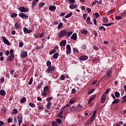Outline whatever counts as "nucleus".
<instances>
[{
  "instance_id": "64",
  "label": "nucleus",
  "mask_w": 126,
  "mask_h": 126,
  "mask_svg": "<svg viewBox=\"0 0 126 126\" xmlns=\"http://www.w3.org/2000/svg\"><path fill=\"white\" fill-rule=\"evenodd\" d=\"M73 51L74 52V53H78V49H77V48H74Z\"/></svg>"
},
{
  "instance_id": "3",
  "label": "nucleus",
  "mask_w": 126,
  "mask_h": 126,
  "mask_svg": "<svg viewBox=\"0 0 126 126\" xmlns=\"http://www.w3.org/2000/svg\"><path fill=\"white\" fill-rule=\"evenodd\" d=\"M55 69V66H50L47 68V69L46 70V72H47L48 74H50V73H52L53 72V70Z\"/></svg>"
},
{
  "instance_id": "63",
  "label": "nucleus",
  "mask_w": 126,
  "mask_h": 126,
  "mask_svg": "<svg viewBox=\"0 0 126 126\" xmlns=\"http://www.w3.org/2000/svg\"><path fill=\"white\" fill-rule=\"evenodd\" d=\"M93 48H94V50H95V51H98L99 50V47H98L96 46H94Z\"/></svg>"
},
{
  "instance_id": "51",
  "label": "nucleus",
  "mask_w": 126,
  "mask_h": 126,
  "mask_svg": "<svg viewBox=\"0 0 126 126\" xmlns=\"http://www.w3.org/2000/svg\"><path fill=\"white\" fill-rule=\"evenodd\" d=\"M61 80H64L65 79V76L63 75H62L60 77Z\"/></svg>"
},
{
  "instance_id": "55",
  "label": "nucleus",
  "mask_w": 126,
  "mask_h": 126,
  "mask_svg": "<svg viewBox=\"0 0 126 126\" xmlns=\"http://www.w3.org/2000/svg\"><path fill=\"white\" fill-rule=\"evenodd\" d=\"M95 91V89H91L89 92H88V94H92V93H93V92Z\"/></svg>"
},
{
  "instance_id": "40",
  "label": "nucleus",
  "mask_w": 126,
  "mask_h": 126,
  "mask_svg": "<svg viewBox=\"0 0 126 126\" xmlns=\"http://www.w3.org/2000/svg\"><path fill=\"white\" fill-rule=\"evenodd\" d=\"M76 109H75V107H74V106H72L71 108H70V111L71 112H72V113L74 112L75 111H76Z\"/></svg>"
},
{
  "instance_id": "38",
  "label": "nucleus",
  "mask_w": 126,
  "mask_h": 126,
  "mask_svg": "<svg viewBox=\"0 0 126 126\" xmlns=\"http://www.w3.org/2000/svg\"><path fill=\"white\" fill-rule=\"evenodd\" d=\"M72 15V12H70L69 14H67L65 16V18H69V17H70Z\"/></svg>"
},
{
  "instance_id": "49",
  "label": "nucleus",
  "mask_w": 126,
  "mask_h": 126,
  "mask_svg": "<svg viewBox=\"0 0 126 126\" xmlns=\"http://www.w3.org/2000/svg\"><path fill=\"white\" fill-rule=\"evenodd\" d=\"M52 126H58V123L56 122H52Z\"/></svg>"
},
{
  "instance_id": "26",
  "label": "nucleus",
  "mask_w": 126,
  "mask_h": 126,
  "mask_svg": "<svg viewBox=\"0 0 126 126\" xmlns=\"http://www.w3.org/2000/svg\"><path fill=\"white\" fill-rule=\"evenodd\" d=\"M81 32L82 33V34H85V35H86V34H87V30H86V29H83L81 31Z\"/></svg>"
},
{
  "instance_id": "37",
  "label": "nucleus",
  "mask_w": 126,
  "mask_h": 126,
  "mask_svg": "<svg viewBox=\"0 0 126 126\" xmlns=\"http://www.w3.org/2000/svg\"><path fill=\"white\" fill-rule=\"evenodd\" d=\"M56 122L59 124V125H61V124L63 123V120L61 119H56Z\"/></svg>"
},
{
  "instance_id": "25",
  "label": "nucleus",
  "mask_w": 126,
  "mask_h": 126,
  "mask_svg": "<svg viewBox=\"0 0 126 126\" xmlns=\"http://www.w3.org/2000/svg\"><path fill=\"white\" fill-rule=\"evenodd\" d=\"M43 84H44V81H41V82L39 83V84L37 86L38 90H39V89H40L41 87L43 86Z\"/></svg>"
},
{
  "instance_id": "34",
  "label": "nucleus",
  "mask_w": 126,
  "mask_h": 126,
  "mask_svg": "<svg viewBox=\"0 0 126 126\" xmlns=\"http://www.w3.org/2000/svg\"><path fill=\"white\" fill-rule=\"evenodd\" d=\"M63 23H60L58 26V29H62V27H63Z\"/></svg>"
},
{
  "instance_id": "33",
  "label": "nucleus",
  "mask_w": 126,
  "mask_h": 126,
  "mask_svg": "<svg viewBox=\"0 0 126 126\" xmlns=\"http://www.w3.org/2000/svg\"><path fill=\"white\" fill-rule=\"evenodd\" d=\"M47 109H50V108H51V107H52V102H48L47 105Z\"/></svg>"
},
{
  "instance_id": "41",
  "label": "nucleus",
  "mask_w": 126,
  "mask_h": 126,
  "mask_svg": "<svg viewBox=\"0 0 126 126\" xmlns=\"http://www.w3.org/2000/svg\"><path fill=\"white\" fill-rule=\"evenodd\" d=\"M83 108V106L78 105V106H77V109L79 110V111H81L82 110V108Z\"/></svg>"
},
{
  "instance_id": "27",
  "label": "nucleus",
  "mask_w": 126,
  "mask_h": 126,
  "mask_svg": "<svg viewBox=\"0 0 126 126\" xmlns=\"http://www.w3.org/2000/svg\"><path fill=\"white\" fill-rule=\"evenodd\" d=\"M43 91H44V92H47V93H49V86H46L44 88Z\"/></svg>"
},
{
  "instance_id": "13",
  "label": "nucleus",
  "mask_w": 126,
  "mask_h": 126,
  "mask_svg": "<svg viewBox=\"0 0 126 126\" xmlns=\"http://www.w3.org/2000/svg\"><path fill=\"white\" fill-rule=\"evenodd\" d=\"M18 122L19 123L18 126H21V124L22 123V116H18Z\"/></svg>"
},
{
  "instance_id": "36",
  "label": "nucleus",
  "mask_w": 126,
  "mask_h": 126,
  "mask_svg": "<svg viewBox=\"0 0 126 126\" xmlns=\"http://www.w3.org/2000/svg\"><path fill=\"white\" fill-rule=\"evenodd\" d=\"M68 107H70V103H67L66 104L65 108V111H68Z\"/></svg>"
},
{
  "instance_id": "22",
  "label": "nucleus",
  "mask_w": 126,
  "mask_h": 126,
  "mask_svg": "<svg viewBox=\"0 0 126 126\" xmlns=\"http://www.w3.org/2000/svg\"><path fill=\"white\" fill-rule=\"evenodd\" d=\"M39 1V0H34L32 5V7L33 9H34V6H35L36 3H37V2Z\"/></svg>"
},
{
  "instance_id": "10",
  "label": "nucleus",
  "mask_w": 126,
  "mask_h": 126,
  "mask_svg": "<svg viewBox=\"0 0 126 126\" xmlns=\"http://www.w3.org/2000/svg\"><path fill=\"white\" fill-rule=\"evenodd\" d=\"M27 52L26 51H23L21 52L20 56L21 58H23V59H24V58H26V57H27Z\"/></svg>"
},
{
  "instance_id": "19",
  "label": "nucleus",
  "mask_w": 126,
  "mask_h": 126,
  "mask_svg": "<svg viewBox=\"0 0 126 126\" xmlns=\"http://www.w3.org/2000/svg\"><path fill=\"white\" fill-rule=\"evenodd\" d=\"M72 32H66V34L65 36L66 38H69V37H70V36L72 35Z\"/></svg>"
},
{
  "instance_id": "60",
  "label": "nucleus",
  "mask_w": 126,
  "mask_h": 126,
  "mask_svg": "<svg viewBox=\"0 0 126 126\" xmlns=\"http://www.w3.org/2000/svg\"><path fill=\"white\" fill-rule=\"evenodd\" d=\"M114 11L111 10V11H109L108 12H107V15H110V14H112V13H113Z\"/></svg>"
},
{
  "instance_id": "9",
  "label": "nucleus",
  "mask_w": 126,
  "mask_h": 126,
  "mask_svg": "<svg viewBox=\"0 0 126 126\" xmlns=\"http://www.w3.org/2000/svg\"><path fill=\"white\" fill-rule=\"evenodd\" d=\"M19 16L21 17V18H23V19H25V18L28 19V16L26 15V14L24 13H20L19 14Z\"/></svg>"
},
{
  "instance_id": "6",
  "label": "nucleus",
  "mask_w": 126,
  "mask_h": 126,
  "mask_svg": "<svg viewBox=\"0 0 126 126\" xmlns=\"http://www.w3.org/2000/svg\"><path fill=\"white\" fill-rule=\"evenodd\" d=\"M2 39L3 40V42L4 44H5L6 45H7L8 46H9L10 45V42L6 39V37L5 36H2Z\"/></svg>"
},
{
  "instance_id": "18",
  "label": "nucleus",
  "mask_w": 126,
  "mask_h": 126,
  "mask_svg": "<svg viewBox=\"0 0 126 126\" xmlns=\"http://www.w3.org/2000/svg\"><path fill=\"white\" fill-rule=\"evenodd\" d=\"M60 45L61 47H63L66 45V40H62L60 43Z\"/></svg>"
},
{
  "instance_id": "52",
  "label": "nucleus",
  "mask_w": 126,
  "mask_h": 126,
  "mask_svg": "<svg viewBox=\"0 0 126 126\" xmlns=\"http://www.w3.org/2000/svg\"><path fill=\"white\" fill-rule=\"evenodd\" d=\"M52 99H53V97L50 96V97L47 98L46 101L47 102H50V101H51V100H52Z\"/></svg>"
},
{
  "instance_id": "30",
  "label": "nucleus",
  "mask_w": 126,
  "mask_h": 126,
  "mask_svg": "<svg viewBox=\"0 0 126 126\" xmlns=\"http://www.w3.org/2000/svg\"><path fill=\"white\" fill-rule=\"evenodd\" d=\"M103 21L104 23H108L109 19H108L107 17H104L103 18Z\"/></svg>"
},
{
  "instance_id": "54",
  "label": "nucleus",
  "mask_w": 126,
  "mask_h": 126,
  "mask_svg": "<svg viewBox=\"0 0 126 126\" xmlns=\"http://www.w3.org/2000/svg\"><path fill=\"white\" fill-rule=\"evenodd\" d=\"M99 29L100 30H103V31H106V29L105 28V27L103 26H101L100 27H99Z\"/></svg>"
},
{
  "instance_id": "42",
  "label": "nucleus",
  "mask_w": 126,
  "mask_h": 126,
  "mask_svg": "<svg viewBox=\"0 0 126 126\" xmlns=\"http://www.w3.org/2000/svg\"><path fill=\"white\" fill-rule=\"evenodd\" d=\"M45 4H46V3H45L44 2L40 3L39 4V6H38L39 8H41V7H42V6H44V5H45Z\"/></svg>"
},
{
  "instance_id": "14",
  "label": "nucleus",
  "mask_w": 126,
  "mask_h": 126,
  "mask_svg": "<svg viewBox=\"0 0 126 126\" xmlns=\"http://www.w3.org/2000/svg\"><path fill=\"white\" fill-rule=\"evenodd\" d=\"M76 102V97H72L69 101L70 104H74Z\"/></svg>"
},
{
  "instance_id": "1",
  "label": "nucleus",
  "mask_w": 126,
  "mask_h": 126,
  "mask_svg": "<svg viewBox=\"0 0 126 126\" xmlns=\"http://www.w3.org/2000/svg\"><path fill=\"white\" fill-rule=\"evenodd\" d=\"M64 115L67 113V111L65 110V108H64L61 111H60L59 114L57 115V117L58 118H60V119H63L64 120H65V117L66 116H63L62 115H63V113H64Z\"/></svg>"
},
{
  "instance_id": "53",
  "label": "nucleus",
  "mask_w": 126,
  "mask_h": 126,
  "mask_svg": "<svg viewBox=\"0 0 126 126\" xmlns=\"http://www.w3.org/2000/svg\"><path fill=\"white\" fill-rule=\"evenodd\" d=\"M110 90H111V89H107L105 93H103V94H109V92H110Z\"/></svg>"
},
{
  "instance_id": "44",
  "label": "nucleus",
  "mask_w": 126,
  "mask_h": 126,
  "mask_svg": "<svg viewBox=\"0 0 126 126\" xmlns=\"http://www.w3.org/2000/svg\"><path fill=\"white\" fill-rule=\"evenodd\" d=\"M58 57H59V54L58 53H56L53 55V58L55 59H58Z\"/></svg>"
},
{
  "instance_id": "61",
  "label": "nucleus",
  "mask_w": 126,
  "mask_h": 126,
  "mask_svg": "<svg viewBox=\"0 0 126 126\" xmlns=\"http://www.w3.org/2000/svg\"><path fill=\"white\" fill-rule=\"evenodd\" d=\"M69 1V3H74L75 2V0H68Z\"/></svg>"
},
{
  "instance_id": "11",
  "label": "nucleus",
  "mask_w": 126,
  "mask_h": 126,
  "mask_svg": "<svg viewBox=\"0 0 126 126\" xmlns=\"http://www.w3.org/2000/svg\"><path fill=\"white\" fill-rule=\"evenodd\" d=\"M79 59L80 61H87V60H88V56L86 55H83L79 58Z\"/></svg>"
},
{
  "instance_id": "4",
  "label": "nucleus",
  "mask_w": 126,
  "mask_h": 126,
  "mask_svg": "<svg viewBox=\"0 0 126 126\" xmlns=\"http://www.w3.org/2000/svg\"><path fill=\"white\" fill-rule=\"evenodd\" d=\"M112 77V69L106 71V79H110Z\"/></svg>"
},
{
  "instance_id": "7",
  "label": "nucleus",
  "mask_w": 126,
  "mask_h": 126,
  "mask_svg": "<svg viewBox=\"0 0 126 126\" xmlns=\"http://www.w3.org/2000/svg\"><path fill=\"white\" fill-rule=\"evenodd\" d=\"M65 34H66V31L65 30H63L61 31L59 33V37H63V36H65Z\"/></svg>"
},
{
  "instance_id": "16",
  "label": "nucleus",
  "mask_w": 126,
  "mask_h": 126,
  "mask_svg": "<svg viewBox=\"0 0 126 126\" xmlns=\"http://www.w3.org/2000/svg\"><path fill=\"white\" fill-rule=\"evenodd\" d=\"M58 49L59 47H55L53 50H52L51 51L49 52V55H53V54H54V53H56V52H57V50H58Z\"/></svg>"
},
{
  "instance_id": "2",
  "label": "nucleus",
  "mask_w": 126,
  "mask_h": 126,
  "mask_svg": "<svg viewBox=\"0 0 126 126\" xmlns=\"http://www.w3.org/2000/svg\"><path fill=\"white\" fill-rule=\"evenodd\" d=\"M18 9L20 12H28V11H29V9H28V7L23 6L18 7Z\"/></svg>"
},
{
  "instance_id": "58",
  "label": "nucleus",
  "mask_w": 126,
  "mask_h": 126,
  "mask_svg": "<svg viewBox=\"0 0 126 126\" xmlns=\"http://www.w3.org/2000/svg\"><path fill=\"white\" fill-rule=\"evenodd\" d=\"M7 122L9 124L10 123H12V118H9L7 119Z\"/></svg>"
},
{
  "instance_id": "17",
  "label": "nucleus",
  "mask_w": 126,
  "mask_h": 126,
  "mask_svg": "<svg viewBox=\"0 0 126 126\" xmlns=\"http://www.w3.org/2000/svg\"><path fill=\"white\" fill-rule=\"evenodd\" d=\"M95 98H96V95H94L91 97L88 101V104H91V102H92V101H93Z\"/></svg>"
},
{
  "instance_id": "8",
  "label": "nucleus",
  "mask_w": 126,
  "mask_h": 126,
  "mask_svg": "<svg viewBox=\"0 0 126 126\" xmlns=\"http://www.w3.org/2000/svg\"><path fill=\"white\" fill-rule=\"evenodd\" d=\"M23 31L25 34H30V33H32V32H33L32 30H29L27 28H24L23 29Z\"/></svg>"
},
{
  "instance_id": "12",
  "label": "nucleus",
  "mask_w": 126,
  "mask_h": 126,
  "mask_svg": "<svg viewBox=\"0 0 126 126\" xmlns=\"http://www.w3.org/2000/svg\"><path fill=\"white\" fill-rule=\"evenodd\" d=\"M105 101H106V95H105V94H103L101 97V104H104Z\"/></svg>"
},
{
  "instance_id": "62",
  "label": "nucleus",
  "mask_w": 126,
  "mask_h": 126,
  "mask_svg": "<svg viewBox=\"0 0 126 126\" xmlns=\"http://www.w3.org/2000/svg\"><path fill=\"white\" fill-rule=\"evenodd\" d=\"M19 48H21V47H23V42H20L19 44Z\"/></svg>"
},
{
  "instance_id": "24",
  "label": "nucleus",
  "mask_w": 126,
  "mask_h": 126,
  "mask_svg": "<svg viewBox=\"0 0 126 126\" xmlns=\"http://www.w3.org/2000/svg\"><path fill=\"white\" fill-rule=\"evenodd\" d=\"M49 9L50 10V11H55V10L56 9V8L55 6H50L49 8Z\"/></svg>"
},
{
  "instance_id": "15",
  "label": "nucleus",
  "mask_w": 126,
  "mask_h": 126,
  "mask_svg": "<svg viewBox=\"0 0 126 126\" xmlns=\"http://www.w3.org/2000/svg\"><path fill=\"white\" fill-rule=\"evenodd\" d=\"M71 38H72L74 41H76L77 40V34H76V33H74L71 36Z\"/></svg>"
},
{
  "instance_id": "20",
  "label": "nucleus",
  "mask_w": 126,
  "mask_h": 126,
  "mask_svg": "<svg viewBox=\"0 0 126 126\" xmlns=\"http://www.w3.org/2000/svg\"><path fill=\"white\" fill-rule=\"evenodd\" d=\"M14 58V55H9L8 57V61L9 62H12L13 59Z\"/></svg>"
},
{
  "instance_id": "56",
  "label": "nucleus",
  "mask_w": 126,
  "mask_h": 126,
  "mask_svg": "<svg viewBox=\"0 0 126 126\" xmlns=\"http://www.w3.org/2000/svg\"><path fill=\"white\" fill-rule=\"evenodd\" d=\"M45 36V33L42 32L41 34H39V38H43Z\"/></svg>"
},
{
  "instance_id": "31",
  "label": "nucleus",
  "mask_w": 126,
  "mask_h": 126,
  "mask_svg": "<svg viewBox=\"0 0 126 126\" xmlns=\"http://www.w3.org/2000/svg\"><path fill=\"white\" fill-rule=\"evenodd\" d=\"M25 102H26V97H23L21 99L20 103H25Z\"/></svg>"
},
{
  "instance_id": "29",
  "label": "nucleus",
  "mask_w": 126,
  "mask_h": 126,
  "mask_svg": "<svg viewBox=\"0 0 126 126\" xmlns=\"http://www.w3.org/2000/svg\"><path fill=\"white\" fill-rule=\"evenodd\" d=\"M95 117L92 116L91 117V118L89 120L90 124H91L92 123H93V122H94V119H95Z\"/></svg>"
},
{
  "instance_id": "46",
  "label": "nucleus",
  "mask_w": 126,
  "mask_h": 126,
  "mask_svg": "<svg viewBox=\"0 0 126 126\" xmlns=\"http://www.w3.org/2000/svg\"><path fill=\"white\" fill-rule=\"evenodd\" d=\"M33 82V78L31 77L29 80V85H31Z\"/></svg>"
},
{
  "instance_id": "47",
  "label": "nucleus",
  "mask_w": 126,
  "mask_h": 126,
  "mask_svg": "<svg viewBox=\"0 0 126 126\" xmlns=\"http://www.w3.org/2000/svg\"><path fill=\"white\" fill-rule=\"evenodd\" d=\"M47 66L49 67L51 66V65L52 64V63L50 61H47L46 63Z\"/></svg>"
},
{
  "instance_id": "39",
  "label": "nucleus",
  "mask_w": 126,
  "mask_h": 126,
  "mask_svg": "<svg viewBox=\"0 0 126 126\" xmlns=\"http://www.w3.org/2000/svg\"><path fill=\"white\" fill-rule=\"evenodd\" d=\"M120 102V99L118 98H117L116 99H115L113 102L112 104H117V103H119Z\"/></svg>"
},
{
  "instance_id": "59",
  "label": "nucleus",
  "mask_w": 126,
  "mask_h": 126,
  "mask_svg": "<svg viewBox=\"0 0 126 126\" xmlns=\"http://www.w3.org/2000/svg\"><path fill=\"white\" fill-rule=\"evenodd\" d=\"M18 112V111H17V109H14L13 110V114H17Z\"/></svg>"
},
{
  "instance_id": "28",
  "label": "nucleus",
  "mask_w": 126,
  "mask_h": 126,
  "mask_svg": "<svg viewBox=\"0 0 126 126\" xmlns=\"http://www.w3.org/2000/svg\"><path fill=\"white\" fill-rule=\"evenodd\" d=\"M0 95H1L2 96H5V91L3 90H1L0 91Z\"/></svg>"
},
{
  "instance_id": "21",
  "label": "nucleus",
  "mask_w": 126,
  "mask_h": 126,
  "mask_svg": "<svg viewBox=\"0 0 126 126\" xmlns=\"http://www.w3.org/2000/svg\"><path fill=\"white\" fill-rule=\"evenodd\" d=\"M14 26L15 28H16V29H19L20 27H21V25L20 24V23H19L18 22H16Z\"/></svg>"
},
{
  "instance_id": "32",
  "label": "nucleus",
  "mask_w": 126,
  "mask_h": 126,
  "mask_svg": "<svg viewBox=\"0 0 126 126\" xmlns=\"http://www.w3.org/2000/svg\"><path fill=\"white\" fill-rule=\"evenodd\" d=\"M94 18H99V17H100V14L98 13H95L94 14Z\"/></svg>"
},
{
  "instance_id": "5",
  "label": "nucleus",
  "mask_w": 126,
  "mask_h": 126,
  "mask_svg": "<svg viewBox=\"0 0 126 126\" xmlns=\"http://www.w3.org/2000/svg\"><path fill=\"white\" fill-rule=\"evenodd\" d=\"M66 48V54H67V55H69L70 53H71V48L70 47V45L69 44H67Z\"/></svg>"
},
{
  "instance_id": "50",
  "label": "nucleus",
  "mask_w": 126,
  "mask_h": 126,
  "mask_svg": "<svg viewBox=\"0 0 126 126\" xmlns=\"http://www.w3.org/2000/svg\"><path fill=\"white\" fill-rule=\"evenodd\" d=\"M115 18L117 20H121L122 19V16H116L115 17Z\"/></svg>"
},
{
  "instance_id": "57",
  "label": "nucleus",
  "mask_w": 126,
  "mask_h": 126,
  "mask_svg": "<svg viewBox=\"0 0 126 126\" xmlns=\"http://www.w3.org/2000/svg\"><path fill=\"white\" fill-rule=\"evenodd\" d=\"M123 100L122 101V103H125L126 102V95L123 97Z\"/></svg>"
},
{
  "instance_id": "35",
  "label": "nucleus",
  "mask_w": 126,
  "mask_h": 126,
  "mask_svg": "<svg viewBox=\"0 0 126 126\" xmlns=\"http://www.w3.org/2000/svg\"><path fill=\"white\" fill-rule=\"evenodd\" d=\"M29 105L32 108H35L36 107V105H35V104L32 102L29 103Z\"/></svg>"
},
{
  "instance_id": "48",
  "label": "nucleus",
  "mask_w": 126,
  "mask_h": 126,
  "mask_svg": "<svg viewBox=\"0 0 126 126\" xmlns=\"http://www.w3.org/2000/svg\"><path fill=\"white\" fill-rule=\"evenodd\" d=\"M16 16H17V14H16L15 13L11 14V17L12 18H13V17H16Z\"/></svg>"
},
{
  "instance_id": "23",
  "label": "nucleus",
  "mask_w": 126,
  "mask_h": 126,
  "mask_svg": "<svg viewBox=\"0 0 126 126\" xmlns=\"http://www.w3.org/2000/svg\"><path fill=\"white\" fill-rule=\"evenodd\" d=\"M77 5L75 4H72L70 5L69 8H70V9H73V8H77Z\"/></svg>"
},
{
  "instance_id": "45",
  "label": "nucleus",
  "mask_w": 126,
  "mask_h": 126,
  "mask_svg": "<svg viewBox=\"0 0 126 126\" xmlns=\"http://www.w3.org/2000/svg\"><path fill=\"white\" fill-rule=\"evenodd\" d=\"M112 24H114V23H110L108 24H103L102 25L103 26H111V25H112Z\"/></svg>"
},
{
  "instance_id": "43",
  "label": "nucleus",
  "mask_w": 126,
  "mask_h": 126,
  "mask_svg": "<svg viewBox=\"0 0 126 126\" xmlns=\"http://www.w3.org/2000/svg\"><path fill=\"white\" fill-rule=\"evenodd\" d=\"M115 95L116 98H119V97H120V93H119L118 92H116L115 93Z\"/></svg>"
}]
</instances>
